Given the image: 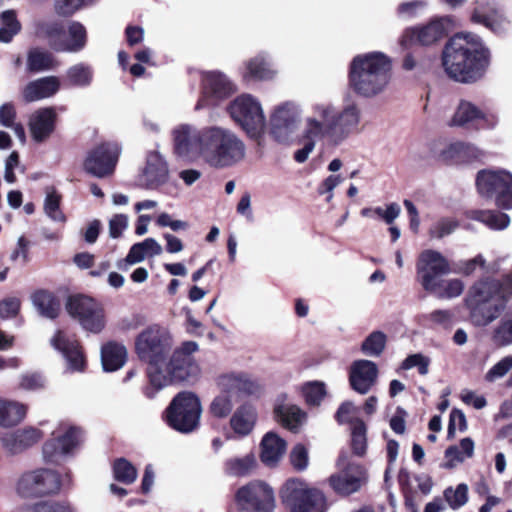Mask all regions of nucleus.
Here are the masks:
<instances>
[{
  "mask_svg": "<svg viewBox=\"0 0 512 512\" xmlns=\"http://www.w3.org/2000/svg\"><path fill=\"white\" fill-rule=\"evenodd\" d=\"M430 364V359L420 353L409 355L401 364V368L403 370H409L414 367L418 368V371L421 375H426L428 373V367Z\"/></svg>",
  "mask_w": 512,
  "mask_h": 512,
  "instance_id": "680f3d73",
  "label": "nucleus"
},
{
  "mask_svg": "<svg viewBox=\"0 0 512 512\" xmlns=\"http://www.w3.org/2000/svg\"><path fill=\"white\" fill-rule=\"evenodd\" d=\"M204 127L188 123L176 125L171 131L173 153L176 157L195 162L202 159Z\"/></svg>",
  "mask_w": 512,
  "mask_h": 512,
  "instance_id": "4468645a",
  "label": "nucleus"
},
{
  "mask_svg": "<svg viewBox=\"0 0 512 512\" xmlns=\"http://www.w3.org/2000/svg\"><path fill=\"white\" fill-rule=\"evenodd\" d=\"M302 108L300 104L286 101L277 105L270 116V133L279 143H286L298 129Z\"/></svg>",
  "mask_w": 512,
  "mask_h": 512,
  "instance_id": "f3484780",
  "label": "nucleus"
},
{
  "mask_svg": "<svg viewBox=\"0 0 512 512\" xmlns=\"http://www.w3.org/2000/svg\"><path fill=\"white\" fill-rule=\"evenodd\" d=\"M202 161L216 169L232 167L241 162L246 146L231 129L208 125L204 127Z\"/></svg>",
  "mask_w": 512,
  "mask_h": 512,
  "instance_id": "39448f33",
  "label": "nucleus"
},
{
  "mask_svg": "<svg viewBox=\"0 0 512 512\" xmlns=\"http://www.w3.org/2000/svg\"><path fill=\"white\" fill-rule=\"evenodd\" d=\"M466 218L479 221L492 230H503L510 224L507 214L492 210H470L465 213Z\"/></svg>",
  "mask_w": 512,
  "mask_h": 512,
  "instance_id": "ea45409f",
  "label": "nucleus"
},
{
  "mask_svg": "<svg viewBox=\"0 0 512 512\" xmlns=\"http://www.w3.org/2000/svg\"><path fill=\"white\" fill-rule=\"evenodd\" d=\"M361 123V110L355 102L338 109L333 103L318 101L310 106L304 118L303 139L327 140L337 145L358 131Z\"/></svg>",
  "mask_w": 512,
  "mask_h": 512,
  "instance_id": "f257e3e1",
  "label": "nucleus"
},
{
  "mask_svg": "<svg viewBox=\"0 0 512 512\" xmlns=\"http://www.w3.org/2000/svg\"><path fill=\"white\" fill-rule=\"evenodd\" d=\"M83 6L82 0H55V11L60 16H71Z\"/></svg>",
  "mask_w": 512,
  "mask_h": 512,
  "instance_id": "69168bd1",
  "label": "nucleus"
},
{
  "mask_svg": "<svg viewBox=\"0 0 512 512\" xmlns=\"http://www.w3.org/2000/svg\"><path fill=\"white\" fill-rule=\"evenodd\" d=\"M492 341L497 346L512 344V316L503 317L492 331Z\"/></svg>",
  "mask_w": 512,
  "mask_h": 512,
  "instance_id": "8fccbe9b",
  "label": "nucleus"
},
{
  "mask_svg": "<svg viewBox=\"0 0 512 512\" xmlns=\"http://www.w3.org/2000/svg\"><path fill=\"white\" fill-rule=\"evenodd\" d=\"M51 344L66 359L68 370L72 372L84 371L86 362L75 339H71L62 331H58L51 339Z\"/></svg>",
  "mask_w": 512,
  "mask_h": 512,
  "instance_id": "a878e982",
  "label": "nucleus"
},
{
  "mask_svg": "<svg viewBox=\"0 0 512 512\" xmlns=\"http://www.w3.org/2000/svg\"><path fill=\"white\" fill-rule=\"evenodd\" d=\"M43 436L44 434L40 429L33 426H25L1 433L0 445L6 454L15 456L36 445Z\"/></svg>",
  "mask_w": 512,
  "mask_h": 512,
  "instance_id": "5701e85b",
  "label": "nucleus"
},
{
  "mask_svg": "<svg viewBox=\"0 0 512 512\" xmlns=\"http://www.w3.org/2000/svg\"><path fill=\"white\" fill-rule=\"evenodd\" d=\"M343 470L329 478L331 487L340 494L349 495L358 491L366 480V471L360 464L347 462V456L341 455L338 460Z\"/></svg>",
  "mask_w": 512,
  "mask_h": 512,
  "instance_id": "412c9836",
  "label": "nucleus"
},
{
  "mask_svg": "<svg viewBox=\"0 0 512 512\" xmlns=\"http://www.w3.org/2000/svg\"><path fill=\"white\" fill-rule=\"evenodd\" d=\"M378 373V367L373 361L367 359L354 361L349 369L351 388L361 395L367 394L376 384Z\"/></svg>",
  "mask_w": 512,
  "mask_h": 512,
  "instance_id": "393cba45",
  "label": "nucleus"
},
{
  "mask_svg": "<svg viewBox=\"0 0 512 512\" xmlns=\"http://www.w3.org/2000/svg\"><path fill=\"white\" fill-rule=\"evenodd\" d=\"M87 42V31L78 21H71L67 27V37L63 43H55L58 52L76 53L84 49Z\"/></svg>",
  "mask_w": 512,
  "mask_h": 512,
  "instance_id": "f704fd0d",
  "label": "nucleus"
},
{
  "mask_svg": "<svg viewBox=\"0 0 512 512\" xmlns=\"http://www.w3.org/2000/svg\"><path fill=\"white\" fill-rule=\"evenodd\" d=\"M127 360V350L123 344L108 342L101 348V362L103 369L113 372L120 369Z\"/></svg>",
  "mask_w": 512,
  "mask_h": 512,
  "instance_id": "e433bc0d",
  "label": "nucleus"
},
{
  "mask_svg": "<svg viewBox=\"0 0 512 512\" xmlns=\"http://www.w3.org/2000/svg\"><path fill=\"white\" fill-rule=\"evenodd\" d=\"M22 512H76L67 502L62 501H39L26 505Z\"/></svg>",
  "mask_w": 512,
  "mask_h": 512,
  "instance_id": "603ef678",
  "label": "nucleus"
},
{
  "mask_svg": "<svg viewBox=\"0 0 512 512\" xmlns=\"http://www.w3.org/2000/svg\"><path fill=\"white\" fill-rule=\"evenodd\" d=\"M234 406L233 398L229 394L220 391L210 403L209 412L216 418H226L232 411Z\"/></svg>",
  "mask_w": 512,
  "mask_h": 512,
  "instance_id": "3c124183",
  "label": "nucleus"
},
{
  "mask_svg": "<svg viewBox=\"0 0 512 512\" xmlns=\"http://www.w3.org/2000/svg\"><path fill=\"white\" fill-rule=\"evenodd\" d=\"M69 315L77 320L83 329L100 333L105 327V315L102 305L86 295L70 296L66 302Z\"/></svg>",
  "mask_w": 512,
  "mask_h": 512,
  "instance_id": "ddd939ff",
  "label": "nucleus"
},
{
  "mask_svg": "<svg viewBox=\"0 0 512 512\" xmlns=\"http://www.w3.org/2000/svg\"><path fill=\"white\" fill-rule=\"evenodd\" d=\"M458 227V222L452 218H441L437 220L429 229V235L432 238L441 239L450 235Z\"/></svg>",
  "mask_w": 512,
  "mask_h": 512,
  "instance_id": "052dcab7",
  "label": "nucleus"
},
{
  "mask_svg": "<svg viewBox=\"0 0 512 512\" xmlns=\"http://www.w3.org/2000/svg\"><path fill=\"white\" fill-rule=\"evenodd\" d=\"M128 227V217L124 214H116L109 221V235L118 238Z\"/></svg>",
  "mask_w": 512,
  "mask_h": 512,
  "instance_id": "774afa93",
  "label": "nucleus"
},
{
  "mask_svg": "<svg viewBox=\"0 0 512 512\" xmlns=\"http://www.w3.org/2000/svg\"><path fill=\"white\" fill-rule=\"evenodd\" d=\"M168 175V166L163 157L158 152H150L140 176L141 185L147 189H156L166 183Z\"/></svg>",
  "mask_w": 512,
  "mask_h": 512,
  "instance_id": "cd10ccee",
  "label": "nucleus"
},
{
  "mask_svg": "<svg viewBox=\"0 0 512 512\" xmlns=\"http://www.w3.org/2000/svg\"><path fill=\"white\" fill-rule=\"evenodd\" d=\"M283 503L290 512H326L324 494L300 480H289L281 492Z\"/></svg>",
  "mask_w": 512,
  "mask_h": 512,
  "instance_id": "0eeeda50",
  "label": "nucleus"
},
{
  "mask_svg": "<svg viewBox=\"0 0 512 512\" xmlns=\"http://www.w3.org/2000/svg\"><path fill=\"white\" fill-rule=\"evenodd\" d=\"M290 461L293 467L299 471L308 466V451L302 444H297L290 453Z\"/></svg>",
  "mask_w": 512,
  "mask_h": 512,
  "instance_id": "e2e57ef3",
  "label": "nucleus"
},
{
  "mask_svg": "<svg viewBox=\"0 0 512 512\" xmlns=\"http://www.w3.org/2000/svg\"><path fill=\"white\" fill-rule=\"evenodd\" d=\"M56 112L53 107L40 108L34 111L28 122L32 139L37 143L46 141L54 132Z\"/></svg>",
  "mask_w": 512,
  "mask_h": 512,
  "instance_id": "bb28decb",
  "label": "nucleus"
},
{
  "mask_svg": "<svg viewBox=\"0 0 512 512\" xmlns=\"http://www.w3.org/2000/svg\"><path fill=\"white\" fill-rule=\"evenodd\" d=\"M82 439L83 432L79 427L60 425L42 446L44 461L50 464H59L73 456Z\"/></svg>",
  "mask_w": 512,
  "mask_h": 512,
  "instance_id": "f8f14e48",
  "label": "nucleus"
},
{
  "mask_svg": "<svg viewBox=\"0 0 512 512\" xmlns=\"http://www.w3.org/2000/svg\"><path fill=\"white\" fill-rule=\"evenodd\" d=\"M490 58V51L479 36L460 33L446 43L442 51V66L451 79L474 83L485 75Z\"/></svg>",
  "mask_w": 512,
  "mask_h": 512,
  "instance_id": "f03ea898",
  "label": "nucleus"
},
{
  "mask_svg": "<svg viewBox=\"0 0 512 512\" xmlns=\"http://www.w3.org/2000/svg\"><path fill=\"white\" fill-rule=\"evenodd\" d=\"M467 429V421L464 413L459 409H452L449 417L448 436H453L456 430L461 432Z\"/></svg>",
  "mask_w": 512,
  "mask_h": 512,
  "instance_id": "0e129e2a",
  "label": "nucleus"
},
{
  "mask_svg": "<svg viewBox=\"0 0 512 512\" xmlns=\"http://www.w3.org/2000/svg\"><path fill=\"white\" fill-rule=\"evenodd\" d=\"M302 392L307 404L314 406L319 405L326 395L325 384L319 381L306 383L302 387Z\"/></svg>",
  "mask_w": 512,
  "mask_h": 512,
  "instance_id": "4d7b16f0",
  "label": "nucleus"
},
{
  "mask_svg": "<svg viewBox=\"0 0 512 512\" xmlns=\"http://www.w3.org/2000/svg\"><path fill=\"white\" fill-rule=\"evenodd\" d=\"M366 425L360 419H355L351 426V447L357 456H363L367 450Z\"/></svg>",
  "mask_w": 512,
  "mask_h": 512,
  "instance_id": "de8ad7c7",
  "label": "nucleus"
},
{
  "mask_svg": "<svg viewBox=\"0 0 512 512\" xmlns=\"http://www.w3.org/2000/svg\"><path fill=\"white\" fill-rule=\"evenodd\" d=\"M464 290V283L460 279H449L443 281L437 291L432 292L439 298H455L462 294Z\"/></svg>",
  "mask_w": 512,
  "mask_h": 512,
  "instance_id": "bf43d9fd",
  "label": "nucleus"
},
{
  "mask_svg": "<svg viewBox=\"0 0 512 512\" xmlns=\"http://www.w3.org/2000/svg\"><path fill=\"white\" fill-rule=\"evenodd\" d=\"M284 439L274 432H268L261 442V460L268 466L275 465L286 451Z\"/></svg>",
  "mask_w": 512,
  "mask_h": 512,
  "instance_id": "c9c22d12",
  "label": "nucleus"
},
{
  "mask_svg": "<svg viewBox=\"0 0 512 512\" xmlns=\"http://www.w3.org/2000/svg\"><path fill=\"white\" fill-rule=\"evenodd\" d=\"M161 245L154 238H146L144 241L131 246L125 262L129 265L142 262L146 257L158 256L162 253Z\"/></svg>",
  "mask_w": 512,
  "mask_h": 512,
  "instance_id": "58836bf2",
  "label": "nucleus"
},
{
  "mask_svg": "<svg viewBox=\"0 0 512 512\" xmlns=\"http://www.w3.org/2000/svg\"><path fill=\"white\" fill-rule=\"evenodd\" d=\"M55 66L51 53L40 49H32L27 56V70L30 72H42L50 70Z\"/></svg>",
  "mask_w": 512,
  "mask_h": 512,
  "instance_id": "c03bdc74",
  "label": "nucleus"
},
{
  "mask_svg": "<svg viewBox=\"0 0 512 512\" xmlns=\"http://www.w3.org/2000/svg\"><path fill=\"white\" fill-rule=\"evenodd\" d=\"M61 196L55 191L49 192L44 201L45 214L55 222L64 223L66 217L60 209Z\"/></svg>",
  "mask_w": 512,
  "mask_h": 512,
  "instance_id": "5fc2aeb1",
  "label": "nucleus"
},
{
  "mask_svg": "<svg viewBox=\"0 0 512 512\" xmlns=\"http://www.w3.org/2000/svg\"><path fill=\"white\" fill-rule=\"evenodd\" d=\"M512 369V355H507L495 363L484 375L486 382L493 383L503 377Z\"/></svg>",
  "mask_w": 512,
  "mask_h": 512,
  "instance_id": "6e6d98bb",
  "label": "nucleus"
},
{
  "mask_svg": "<svg viewBox=\"0 0 512 512\" xmlns=\"http://www.w3.org/2000/svg\"><path fill=\"white\" fill-rule=\"evenodd\" d=\"M56 76H46L29 82L22 91L25 102H36L54 96L60 89Z\"/></svg>",
  "mask_w": 512,
  "mask_h": 512,
  "instance_id": "c756f323",
  "label": "nucleus"
},
{
  "mask_svg": "<svg viewBox=\"0 0 512 512\" xmlns=\"http://www.w3.org/2000/svg\"><path fill=\"white\" fill-rule=\"evenodd\" d=\"M276 74L269 55L264 52L247 60L242 71L245 81H267L273 79Z\"/></svg>",
  "mask_w": 512,
  "mask_h": 512,
  "instance_id": "c85d7f7f",
  "label": "nucleus"
},
{
  "mask_svg": "<svg viewBox=\"0 0 512 512\" xmlns=\"http://www.w3.org/2000/svg\"><path fill=\"white\" fill-rule=\"evenodd\" d=\"M216 384L220 391L229 394L232 398L256 395L261 390L259 383L243 372L221 374L217 377Z\"/></svg>",
  "mask_w": 512,
  "mask_h": 512,
  "instance_id": "b1692460",
  "label": "nucleus"
},
{
  "mask_svg": "<svg viewBox=\"0 0 512 512\" xmlns=\"http://www.w3.org/2000/svg\"><path fill=\"white\" fill-rule=\"evenodd\" d=\"M119 154L120 148L117 144H102L89 153L84 162V168L95 177H106L113 173Z\"/></svg>",
  "mask_w": 512,
  "mask_h": 512,
  "instance_id": "4be33fe9",
  "label": "nucleus"
},
{
  "mask_svg": "<svg viewBox=\"0 0 512 512\" xmlns=\"http://www.w3.org/2000/svg\"><path fill=\"white\" fill-rule=\"evenodd\" d=\"M27 407L17 401L0 398V426L4 428L18 425L24 420Z\"/></svg>",
  "mask_w": 512,
  "mask_h": 512,
  "instance_id": "4c0bfd02",
  "label": "nucleus"
},
{
  "mask_svg": "<svg viewBox=\"0 0 512 512\" xmlns=\"http://www.w3.org/2000/svg\"><path fill=\"white\" fill-rule=\"evenodd\" d=\"M198 350V344L194 341L184 342L174 350L168 361L160 365L156 370L148 371L151 387L145 389L147 397L152 398L155 392L173 383L194 381L200 375V367L192 354Z\"/></svg>",
  "mask_w": 512,
  "mask_h": 512,
  "instance_id": "20e7f679",
  "label": "nucleus"
},
{
  "mask_svg": "<svg viewBox=\"0 0 512 512\" xmlns=\"http://www.w3.org/2000/svg\"><path fill=\"white\" fill-rule=\"evenodd\" d=\"M417 277L423 289L434 292L441 286L440 276L450 272L447 259L438 251L427 249L418 257Z\"/></svg>",
  "mask_w": 512,
  "mask_h": 512,
  "instance_id": "dca6fc26",
  "label": "nucleus"
},
{
  "mask_svg": "<svg viewBox=\"0 0 512 512\" xmlns=\"http://www.w3.org/2000/svg\"><path fill=\"white\" fill-rule=\"evenodd\" d=\"M478 129L494 130L500 123L497 111H483L474 103L461 100L449 122L452 127H466L475 124Z\"/></svg>",
  "mask_w": 512,
  "mask_h": 512,
  "instance_id": "a211bd4d",
  "label": "nucleus"
},
{
  "mask_svg": "<svg viewBox=\"0 0 512 512\" xmlns=\"http://www.w3.org/2000/svg\"><path fill=\"white\" fill-rule=\"evenodd\" d=\"M467 484L460 483L456 487L449 486L443 492V497L452 510H458L468 502Z\"/></svg>",
  "mask_w": 512,
  "mask_h": 512,
  "instance_id": "09e8293b",
  "label": "nucleus"
},
{
  "mask_svg": "<svg viewBox=\"0 0 512 512\" xmlns=\"http://www.w3.org/2000/svg\"><path fill=\"white\" fill-rule=\"evenodd\" d=\"M472 21L486 26L495 33L503 30L504 19L494 2L477 1Z\"/></svg>",
  "mask_w": 512,
  "mask_h": 512,
  "instance_id": "7c9ffc66",
  "label": "nucleus"
},
{
  "mask_svg": "<svg viewBox=\"0 0 512 512\" xmlns=\"http://www.w3.org/2000/svg\"><path fill=\"white\" fill-rule=\"evenodd\" d=\"M62 25L58 22H47L39 26V33L48 38L49 45L55 51H58L55 43H63Z\"/></svg>",
  "mask_w": 512,
  "mask_h": 512,
  "instance_id": "13d9d810",
  "label": "nucleus"
},
{
  "mask_svg": "<svg viewBox=\"0 0 512 512\" xmlns=\"http://www.w3.org/2000/svg\"><path fill=\"white\" fill-rule=\"evenodd\" d=\"M61 476L53 469L37 468L23 473L16 483V493L25 499L40 498L59 493Z\"/></svg>",
  "mask_w": 512,
  "mask_h": 512,
  "instance_id": "9d476101",
  "label": "nucleus"
},
{
  "mask_svg": "<svg viewBox=\"0 0 512 512\" xmlns=\"http://www.w3.org/2000/svg\"><path fill=\"white\" fill-rule=\"evenodd\" d=\"M113 473L115 479L124 484H131L137 478L136 468L124 458H119L114 462Z\"/></svg>",
  "mask_w": 512,
  "mask_h": 512,
  "instance_id": "864d4df0",
  "label": "nucleus"
},
{
  "mask_svg": "<svg viewBox=\"0 0 512 512\" xmlns=\"http://www.w3.org/2000/svg\"><path fill=\"white\" fill-rule=\"evenodd\" d=\"M202 412L199 398L192 392L177 394L166 410V421L170 427L189 433L197 428Z\"/></svg>",
  "mask_w": 512,
  "mask_h": 512,
  "instance_id": "1a4fd4ad",
  "label": "nucleus"
},
{
  "mask_svg": "<svg viewBox=\"0 0 512 512\" xmlns=\"http://www.w3.org/2000/svg\"><path fill=\"white\" fill-rule=\"evenodd\" d=\"M256 408L250 403L240 405L230 418V427L240 437L249 435L257 422Z\"/></svg>",
  "mask_w": 512,
  "mask_h": 512,
  "instance_id": "473e14b6",
  "label": "nucleus"
},
{
  "mask_svg": "<svg viewBox=\"0 0 512 512\" xmlns=\"http://www.w3.org/2000/svg\"><path fill=\"white\" fill-rule=\"evenodd\" d=\"M2 27L0 28V41L9 43L21 30V24L17 20L14 10H6L0 16Z\"/></svg>",
  "mask_w": 512,
  "mask_h": 512,
  "instance_id": "a18cd8bd",
  "label": "nucleus"
},
{
  "mask_svg": "<svg viewBox=\"0 0 512 512\" xmlns=\"http://www.w3.org/2000/svg\"><path fill=\"white\" fill-rule=\"evenodd\" d=\"M66 78L70 85L86 87L92 82L93 70L89 65L78 63L67 70Z\"/></svg>",
  "mask_w": 512,
  "mask_h": 512,
  "instance_id": "49530a36",
  "label": "nucleus"
},
{
  "mask_svg": "<svg viewBox=\"0 0 512 512\" xmlns=\"http://www.w3.org/2000/svg\"><path fill=\"white\" fill-rule=\"evenodd\" d=\"M203 96L198 100L195 110L208 106H215L219 101L231 95L235 87L232 82L221 72H206L202 77Z\"/></svg>",
  "mask_w": 512,
  "mask_h": 512,
  "instance_id": "aec40b11",
  "label": "nucleus"
},
{
  "mask_svg": "<svg viewBox=\"0 0 512 512\" xmlns=\"http://www.w3.org/2000/svg\"><path fill=\"white\" fill-rule=\"evenodd\" d=\"M387 336L382 331L371 332L361 344V352L368 357H379L385 351Z\"/></svg>",
  "mask_w": 512,
  "mask_h": 512,
  "instance_id": "37998d69",
  "label": "nucleus"
},
{
  "mask_svg": "<svg viewBox=\"0 0 512 512\" xmlns=\"http://www.w3.org/2000/svg\"><path fill=\"white\" fill-rule=\"evenodd\" d=\"M239 509L246 512H274L273 489L263 481H251L241 486L235 494Z\"/></svg>",
  "mask_w": 512,
  "mask_h": 512,
  "instance_id": "2eb2a0df",
  "label": "nucleus"
},
{
  "mask_svg": "<svg viewBox=\"0 0 512 512\" xmlns=\"http://www.w3.org/2000/svg\"><path fill=\"white\" fill-rule=\"evenodd\" d=\"M255 465V456L253 454H247L243 457L227 459L223 464V470L228 476L241 477L249 474Z\"/></svg>",
  "mask_w": 512,
  "mask_h": 512,
  "instance_id": "a19ab883",
  "label": "nucleus"
},
{
  "mask_svg": "<svg viewBox=\"0 0 512 512\" xmlns=\"http://www.w3.org/2000/svg\"><path fill=\"white\" fill-rule=\"evenodd\" d=\"M479 194L494 199L502 209H512V174L506 170H482L476 179Z\"/></svg>",
  "mask_w": 512,
  "mask_h": 512,
  "instance_id": "9b49d317",
  "label": "nucleus"
},
{
  "mask_svg": "<svg viewBox=\"0 0 512 512\" xmlns=\"http://www.w3.org/2000/svg\"><path fill=\"white\" fill-rule=\"evenodd\" d=\"M391 59L382 52L359 54L350 64L349 81L352 89L364 97L380 94L391 78Z\"/></svg>",
  "mask_w": 512,
  "mask_h": 512,
  "instance_id": "7ed1b4c3",
  "label": "nucleus"
},
{
  "mask_svg": "<svg viewBox=\"0 0 512 512\" xmlns=\"http://www.w3.org/2000/svg\"><path fill=\"white\" fill-rule=\"evenodd\" d=\"M227 111L251 138H258L264 131L266 118L256 97L250 94L239 95L230 102Z\"/></svg>",
  "mask_w": 512,
  "mask_h": 512,
  "instance_id": "6e6552de",
  "label": "nucleus"
},
{
  "mask_svg": "<svg viewBox=\"0 0 512 512\" xmlns=\"http://www.w3.org/2000/svg\"><path fill=\"white\" fill-rule=\"evenodd\" d=\"M32 302L42 316L50 319L57 317L60 305L51 293L45 291L36 292L32 296Z\"/></svg>",
  "mask_w": 512,
  "mask_h": 512,
  "instance_id": "79ce46f5",
  "label": "nucleus"
},
{
  "mask_svg": "<svg viewBox=\"0 0 512 512\" xmlns=\"http://www.w3.org/2000/svg\"><path fill=\"white\" fill-rule=\"evenodd\" d=\"M480 154V150L473 144L453 142L446 144L440 150L439 158L445 162L462 163L476 159Z\"/></svg>",
  "mask_w": 512,
  "mask_h": 512,
  "instance_id": "72a5a7b5",
  "label": "nucleus"
},
{
  "mask_svg": "<svg viewBox=\"0 0 512 512\" xmlns=\"http://www.w3.org/2000/svg\"><path fill=\"white\" fill-rule=\"evenodd\" d=\"M274 411L280 423L293 432H297L306 421V413L295 404L286 401V396L277 400Z\"/></svg>",
  "mask_w": 512,
  "mask_h": 512,
  "instance_id": "2f4dec72",
  "label": "nucleus"
},
{
  "mask_svg": "<svg viewBox=\"0 0 512 512\" xmlns=\"http://www.w3.org/2000/svg\"><path fill=\"white\" fill-rule=\"evenodd\" d=\"M452 27L453 20L450 17H440L426 25L406 29L401 36L400 44L403 47L416 43L424 46L432 45L444 38Z\"/></svg>",
  "mask_w": 512,
  "mask_h": 512,
  "instance_id": "6ab92c4d",
  "label": "nucleus"
},
{
  "mask_svg": "<svg viewBox=\"0 0 512 512\" xmlns=\"http://www.w3.org/2000/svg\"><path fill=\"white\" fill-rule=\"evenodd\" d=\"M171 347L170 334L159 325L148 326L135 339V353L142 362L148 364L147 372L164 364Z\"/></svg>",
  "mask_w": 512,
  "mask_h": 512,
  "instance_id": "423d86ee",
  "label": "nucleus"
},
{
  "mask_svg": "<svg viewBox=\"0 0 512 512\" xmlns=\"http://www.w3.org/2000/svg\"><path fill=\"white\" fill-rule=\"evenodd\" d=\"M356 412L357 408L355 405L350 401H346L340 405L335 417L337 422L340 424L350 423L352 425V422L355 421L353 420V417L355 416Z\"/></svg>",
  "mask_w": 512,
  "mask_h": 512,
  "instance_id": "338daca9",
  "label": "nucleus"
}]
</instances>
